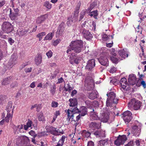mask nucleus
Masks as SVG:
<instances>
[{"instance_id": "obj_1", "label": "nucleus", "mask_w": 146, "mask_h": 146, "mask_svg": "<svg viewBox=\"0 0 146 146\" xmlns=\"http://www.w3.org/2000/svg\"><path fill=\"white\" fill-rule=\"evenodd\" d=\"M83 46V41L82 40H74L71 41L69 46H68L66 53L71 54L72 56H74L73 52L76 53H79L82 50ZM81 58L77 57L75 58L70 57V62L72 64H78L81 60Z\"/></svg>"}, {"instance_id": "obj_2", "label": "nucleus", "mask_w": 146, "mask_h": 146, "mask_svg": "<svg viewBox=\"0 0 146 146\" xmlns=\"http://www.w3.org/2000/svg\"><path fill=\"white\" fill-rule=\"evenodd\" d=\"M107 95L108 97L106 102L107 106H110L113 103L116 104L117 103L118 100L115 97V94L114 92H110L108 93Z\"/></svg>"}, {"instance_id": "obj_3", "label": "nucleus", "mask_w": 146, "mask_h": 146, "mask_svg": "<svg viewBox=\"0 0 146 146\" xmlns=\"http://www.w3.org/2000/svg\"><path fill=\"white\" fill-rule=\"evenodd\" d=\"M7 111V114L5 117V121L7 122H8L9 120L12 118L13 114V108H12V103L11 102H9L6 108Z\"/></svg>"}, {"instance_id": "obj_4", "label": "nucleus", "mask_w": 146, "mask_h": 146, "mask_svg": "<svg viewBox=\"0 0 146 146\" xmlns=\"http://www.w3.org/2000/svg\"><path fill=\"white\" fill-rule=\"evenodd\" d=\"M86 23V21L84 22V23L81 25V27H79L80 32H81L84 37L86 39L88 40H90L93 37L92 35L88 31L86 30L84 27Z\"/></svg>"}, {"instance_id": "obj_5", "label": "nucleus", "mask_w": 146, "mask_h": 146, "mask_svg": "<svg viewBox=\"0 0 146 146\" xmlns=\"http://www.w3.org/2000/svg\"><path fill=\"white\" fill-rule=\"evenodd\" d=\"M141 127L140 125L137 126L135 125L132 127V129L131 130H128L127 134L129 135L131 134L133 136L138 137L140 134L141 131Z\"/></svg>"}, {"instance_id": "obj_6", "label": "nucleus", "mask_w": 146, "mask_h": 146, "mask_svg": "<svg viewBox=\"0 0 146 146\" xmlns=\"http://www.w3.org/2000/svg\"><path fill=\"white\" fill-rule=\"evenodd\" d=\"M141 103L139 100L136 101L135 99H132L128 103V107H131L133 106L135 110L139 109L141 106Z\"/></svg>"}, {"instance_id": "obj_7", "label": "nucleus", "mask_w": 146, "mask_h": 146, "mask_svg": "<svg viewBox=\"0 0 146 146\" xmlns=\"http://www.w3.org/2000/svg\"><path fill=\"white\" fill-rule=\"evenodd\" d=\"M2 28L3 31L7 33H10L13 30V26L8 22H4L2 25Z\"/></svg>"}, {"instance_id": "obj_8", "label": "nucleus", "mask_w": 146, "mask_h": 146, "mask_svg": "<svg viewBox=\"0 0 146 146\" xmlns=\"http://www.w3.org/2000/svg\"><path fill=\"white\" fill-rule=\"evenodd\" d=\"M132 115L131 113L129 111H126L123 113V119L126 123H129L131 120L132 118Z\"/></svg>"}, {"instance_id": "obj_9", "label": "nucleus", "mask_w": 146, "mask_h": 146, "mask_svg": "<svg viewBox=\"0 0 146 146\" xmlns=\"http://www.w3.org/2000/svg\"><path fill=\"white\" fill-rule=\"evenodd\" d=\"M47 133H50L51 134L55 136L60 135V134H63L64 133V131L62 130H60L56 129L53 127H50L49 129H47Z\"/></svg>"}, {"instance_id": "obj_10", "label": "nucleus", "mask_w": 146, "mask_h": 146, "mask_svg": "<svg viewBox=\"0 0 146 146\" xmlns=\"http://www.w3.org/2000/svg\"><path fill=\"white\" fill-rule=\"evenodd\" d=\"M127 138L125 135L119 136L117 140L115 141V144L117 146L123 144L127 140Z\"/></svg>"}, {"instance_id": "obj_11", "label": "nucleus", "mask_w": 146, "mask_h": 146, "mask_svg": "<svg viewBox=\"0 0 146 146\" xmlns=\"http://www.w3.org/2000/svg\"><path fill=\"white\" fill-rule=\"evenodd\" d=\"M85 86L87 84L88 90H90L94 87V80L91 78H86L85 80Z\"/></svg>"}, {"instance_id": "obj_12", "label": "nucleus", "mask_w": 146, "mask_h": 146, "mask_svg": "<svg viewBox=\"0 0 146 146\" xmlns=\"http://www.w3.org/2000/svg\"><path fill=\"white\" fill-rule=\"evenodd\" d=\"M101 125L100 122L96 123L92 122L89 124V126L90 129L94 130L96 129H99L101 127Z\"/></svg>"}, {"instance_id": "obj_13", "label": "nucleus", "mask_w": 146, "mask_h": 146, "mask_svg": "<svg viewBox=\"0 0 146 146\" xmlns=\"http://www.w3.org/2000/svg\"><path fill=\"white\" fill-rule=\"evenodd\" d=\"M128 82L130 85L132 86L137 83V78L135 75L133 74L129 75L128 78Z\"/></svg>"}, {"instance_id": "obj_14", "label": "nucleus", "mask_w": 146, "mask_h": 146, "mask_svg": "<svg viewBox=\"0 0 146 146\" xmlns=\"http://www.w3.org/2000/svg\"><path fill=\"white\" fill-rule=\"evenodd\" d=\"M18 10H10V17L12 20H15L19 15Z\"/></svg>"}, {"instance_id": "obj_15", "label": "nucleus", "mask_w": 146, "mask_h": 146, "mask_svg": "<svg viewBox=\"0 0 146 146\" xmlns=\"http://www.w3.org/2000/svg\"><path fill=\"white\" fill-rule=\"evenodd\" d=\"M95 61L94 59H92L88 61L86 66V69L88 70H92L95 66Z\"/></svg>"}, {"instance_id": "obj_16", "label": "nucleus", "mask_w": 146, "mask_h": 146, "mask_svg": "<svg viewBox=\"0 0 146 146\" xmlns=\"http://www.w3.org/2000/svg\"><path fill=\"white\" fill-rule=\"evenodd\" d=\"M118 53L122 58H125L128 56L129 52L127 49H120L118 51Z\"/></svg>"}, {"instance_id": "obj_17", "label": "nucleus", "mask_w": 146, "mask_h": 146, "mask_svg": "<svg viewBox=\"0 0 146 146\" xmlns=\"http://www.w3.org/2000/svg\"><path fill=\"white\" fill-rule=\"evenodd\" d=\"M85 103L88 107L92 108L93 107H97L98 106L99 104L97 101H94L93 102H90L89 100H86ZM92 109V108H91Z\"/></svg>"}, {"instance_id": "obj_18", "label": "nucleus", "mask_w": 146, "mask_h": 146, "mask_svg": "<svg viewBox=\"0 0 146 146\" xmlns=\"http://www.w3.org/2000/svg\"><path fill=\"white\" fill-rule=\"evenodd\" d=\"M101 65L107 66L108 65V60L105 57H101L98 59Z\"/></svg>"}, {"instance_id": "obj_19", "label": "nucleus", "mask_w": 146, "mask_h": 146, "mask_svg": "<svg viewBox=\"0 0 146 146\" xmlns=\"http://www.w3.org/2000/svg\"><path fill=\"white\" fill-rule=\"evenodd\" d=\"M65 111L68 117L67 119L69 121H73V120L74 114L71 110L69 109L65 110Z\"/></svg>"}, {"instance_id": "obj_20", "label": "nucleus", "mask_w": 146, "mask_h": 146, "mask_svg": "<svg viewBox=\"0 0 146 146\" xmlns=\"http://www.w3.org/2000/svg\"><path fill=\"white\" fill-rule=\"evenodd\" d=\"M94 110L93 108L92 109V111L90 112V119L92 120H98L99 118L98 117L97 113L94 112Z\"/></svg>"}, {"instance_id": "obj_21", "label": "nucleus", "mask_w": 146, "mask_h": 146, "mask_svg": "<svg viewBox=\"0 0 146 146\" xmlns=\"http://www.w3.org/2000/svg\"><path fill=\"white\" fill-rule=\"evenodd\" d=\"M64 26L63 23H62L59 25L56 32L57 35H61L62 34L64 29Z\"/></svg>"}, {"instance_id": "obj_22", "label": "nucleus", "mask_w": 146, "mask_h": 146, "mask_svg": "<svg viewBox=\"0 0 146 146\" xmlns=\"http://www.w3.org/2000/svg\"><path fill=\"white\" fill-rule=\"evenodd\" d=\"M87 108L84 106H82L80 109L79 112L82 116H84L87 114Z\"/></svg>"}, {"instance_id": "obj_23", "label": "nucleus", "mask_w": 146, "mask_h": 146, "mask_svg": "<svg viewBox=\"0 0 146 146\" xmlns=\"http://www.w3.org/2000/svg\"><path fill=\"white\" fill-rule=\"evenodd\" d=\"M109 119V114L108 113H104L102 115L101 119V121L104 123L108 122Z\"/></svg>"}, {"instance_id": "obj_24", "label": "nucleus", "mask_w": 146, "mask_h": 146, "mask_svg": "<svg viewBox=\"0 0 146 146\" xmlns=\"http://www.w3.org/2000/svg\"><path fill=\"white\" fill-rule=\"evenodd\" d=\"M69 101L70 102L69 105L70 107H75L77 106L78 103L76 99L70 98Z\"/></svg>"}, {"instance_id": "obj_25", "label": "nucleus", "mask_w": 146, "mask_h": 146, "mask_svg": "<svg viewBox=\"0 0 146 146\" xmlns=\"http://www.w3.org/2000/svg\"><path fill=\"white\" fill-rule=\"evenodd\" d=\"M97 92L95 90L93 91L92 92L89 93L88 98L91 100H94L97 97Z\"/></svg>"}, {"instance_id": "obj_26", "label": "nucleus", "mask_w": 146, "mask_h": 146, "mask_svg": "<svg viewBox=\"0 0 146 146\" xmlns=\"http://www.w3.org/2000/svg\"><path fill=\"white\" fill-rule=\"evenodd\" d=\"M47 17V15H45L43 16L38 17L36 20V23L37 24H39L41 23L42 22L44 21Z\"/></svg>"}, {"instance_id": "obj_27", "label": "nucleus", "mask_w": 146, "mask_h": 146, "mask_svg": "<svg viewBox=\"0 0 146 146\" xmlns=\"http://www.w3.org/2000/svg\"><path fill=\"white\" fill-rule=\"evenodd\" d=\"M99 1L98 0H95L92 3L90 6L89 9H92L93 8H97L98 5V4H99Z\"/></svg>"}, {"instance_id": "obj_28", "label": "nucleus", "mask_w": 146, "mask_h": 146, "mask_svg": "<svg viewBox=\"0 0 146 146\" xmlns=\"http://www.w3.org/2000/svg\"><path fill=\"white\" fill-rule=\"evenodd\" d=\"M54 36V33L53 32H51L49 33L44 37V40H51Z\"/></svg>"}, {"instance_id": "obj_29", "label": "nucleus", "mask_w": 146, "mask_h": 146, "mask_svg": "<svg viewBox=\"0 0 146 146\" xmlns=\"http://www.w3.org/2000/svg\"><path fill=\"white\" fill-rule=\"evenodd\" d=\"M78 13L79 12L77 10L74 12L73 16H72V17H70L71 19H72V21H73V22H75L77 20Z\"/></svg>"}, {"instance_id": "obj_30", "label": "nucleus", "mask_w": 146, "mask_h": 146, "mask_svg": "<svg viewBox=\"0 0 146 146\" xmlns=\"http://www.w3.org/2000/svg\"><path fill=\"white\" fill-rule=\"evenodd\" d=\"M27 33V31L23 29H19L17 30V33L20 36H23L25 35Z\"/></svg>"}, {"instance_id": "obj_31", "label": "nucleus", "mask_w": 146, "mask_h": 146, "mask_svg": "<svg viewBox=\"0 0 146 146\" xmlns=\"http://www.w3.org/2000/svg\"><path fill=\"white\" fill-rule=\"evenodd\" d=\"M129 88V85L128 84L127 82V83H124L123 84V86H122L121 85L120 86V89L121 91L123 92H125V91H127Z\"/></svg>"}, {"instance_id": "obj_32", "label": "nucleus", "mask_w": 146, "mask_h": 146, "mask_svg": "<svg viewBox=\"0 0 146 146\" xmlns=\"http://www.w3.org/2000/svg\"><path fill=\"white\" fill-rule=\"evenodd\" d=\"M108 139L100 140L98 143V146H103L105 145H107L108 144Z\"/></svg>"}, {"instance_id": "obj_33", "label": "nucleus", "mask_w": 146, "mask_h": 146, "mask_svg": "<svg viewBox=\"0 0 146 146\" xmlns=\"http://www.w3.org/2000/svg\"><path fill=\"white\" fill-rule=\"evenodd\" d=\"M35 62L36 64L38 65L40 64L42 62V57L39 55L36 57L35 59Z\"/></svg>"}, {"instance_id": "obj_34", "label": "nucleus", "mask_w": 146, "mask_h": 146, "mask_svg": "<svg viewBox=\"0 0 146 146\" xmlns=\"http://www.w3.org/2000/svg\"><path fill=\"white\" fill-rule=\"evenodd\" d=\"M82 136L84 137L88 138L90 136V133L86 130H83L82 133Z\"/></svg>"}, {"instance_id": "obj_35", "label": "nucleus", "mask_w": 146, "mask_h": 146, "mask_svg": "<svg viewBox=\"0 0 146 146\" xmlns=\"http://www.w3.org/2000/svg\"><path fill=\"white\" fill-rule=\"evenodd\" d=\"M144 11V10H141L140 11L139 13V17L141 20H143L144 18L146 17V15H145V13H143Z\"/></svg>"}, {"instance_id": "obj_36", "label": "nucleus", "mask_w": 146, "mask_h": 146, "mask_svg": "<svg viewBox=\"0 0 146 146\" xmlns=\"http://www.w3.org/2000/svg\"><path fill=\"white\" fill-rule=\"evenodd\" d=\"M97 12L98 11L97 10H95L90 12L89 14V15L91 17L93 16L94 18L96 19L98 15Z\"/></svg>"}, {"instance_id": "obj_37", "label": "nucleus", "mask_w": 146, "mask_h": 146, "mask_svg": "<svg viewBox=\"0 0 146 146\" xmlns=\"http://www.w3.org/2000/svg\"><path fill=\"white\" fill-rule=\"evenodd\" d=\"M37 118L39 121H43L44 120V117L42 112L39 113L37 115Z\"/></svg>"}, {"instance_id": "obj_38", "label": "nucleus", "mask_w": 146, "mask_h": 146, "mask_svg": "<svg viewBox=\"0 0 146 146\" xmlns=\"http://www.w3.org/2000/svg\"><path fill=\"white\" fill-rule=\"evenodd\" d=\"M10 77L5 78L4 79L2 83V84L5 85L9 84L10 82Z\"/></svg>"}, {"instance_id": "obj_39", "label": "nucleus", "mask_w": 146, "mask_h": 146, "mask_svg": "<svg viewBox=\"0 0 146 146\" xmlns=\"http://www.w3.org/2000/svg\"><path fill=\"white\" fill-rule=\"evenodd\" d=\"M64 88L66 91H67L69 92H70L73 89V88L70 86L69 84H67L66 87L65 86Z\"/></svg>"}, {"instance_id": "obj_40", "label": "nucleus", "mask_w": 146, "mask_h": 146, "mask_svg": "<svg viewBox=\"0 0 146 146\" xmlns=\"http://www.w3.org/2000/svg\"><path fill=\"white\" fill-rule=\"evenodd\" d=\"M55 92L56 86L55 85H54L50 87V92L52 95H54L55 94Z\"/></svg>"}, {"instance_id": "obj_41", "label": "nucleus", "mask_w": 146, "mask_h": 146, "mask_svg": "<svg viewBox=\"0 0 146 146\" xmlns=\"http://www.w3.org/2000/svg\"><path fill=\"white\" fill-rule=\"evenodd\" d=\"M32 123L33 122L32 121L29 120L26 125H27V126L29 127H31L32 125L34 127V129H36V126H35L34 125L32 124Z\"/></svg>"}, {"instance_id": "obj_42", "label": "nucleus", "mask_w": 146, "mask_h": 146, "mask_svg": "<svg viewBox=\"0 0 146 146\" xmlns=\"http://www.w3.org/2000/svg\"><path fill=\"white\" fill-rule=\"evenodd\" d=\"M58 103L54 101H52L51 103V106L52 108H56L58 106Z\"/></svg>"}, {"instance_id": "obj_43", "label": "nucleus", "mask_w": 146, "mask_h": 146, "mask_svg": "<svg viewBox=\"0 0 146 146\" xmlns=\"http://www.w3.org/2000/svg\"><path fill=\"white\" fill-rule=\"evenodd\" d=\"M70 110H71L73 114L77 113H79V110L76 107L73 109L71 108Z\"/></svg>"}, {"instance_id": "obj_44", "label": "nucleus", "mask_w": 146, "mask_h": 146, "mask_svg": "<svg viewBox=\"0 0 146 146\" xmlns=\"http://www.w3.org/2000/svg\"><path fill=\"white\" fill-rule=\"evenodd\" d=\"M120 82L121 85L123 86L124 83L126 82L127 83V81L126 79L125 78H123L121 79Z\"/></svg>"}, {"instance_id": "obj_45", "label": "nucleus", "mask_w": 146, "mask_h": 146, "mask_svg": "<svg viewBox=\"0 0 146 146\" xmlns=\"http://www.w3.org/2000/svg\"><path fill=\"white\" fill-rule=\"evenodd\" d=\"M117 80L114 78L113 79L110 81V84H113L115 85L117 84Z\"/></svg>"}, {"instance_id": "obj_46", "label": "nucleus", "mask_w": 146, "mask_h": 146, "mask_svg": "<svg viewBox=\"0 0 146 146\" xmlns=\"http://www.w3.org/2000/svg\"><path fill=\"white\" fill-rule=\"evenodd\" d=\"M61 40L60 39L58 38L56 40H54L53 41L52 44L54 46H56L60 42Z\"/></svg>"}, {"instance_id": "obj_47", "label": "nucleus", "mask_w": 146, "mask_h": 146, "mask_svg": "<svg viewBox=\"0 0 146 146\" xmlns=\"http://www.w3.org/2000/svg\"><path fill=\"white\" fill-rule=\"evenodd\" d=\"M44 6L48 9H50L51 8V5L49 2H46L44 4Z\"/></svg>"}, {"instance_id": "obj_48", "label": "nucleus", "mask_w": 146, "mask_h": 146, "mask_svg": "<svg viewBox=\"0 0 146 146\" xmlns=\"http://www.w3.org/2000/svg\"><path fill=\"white\" fill-rule=\"evenodd\" d=\"M111 60L113 63H116L118 62V59L113 56H111Z\"/></svg>"}, {"instance_id": "obj_49", "label": "nucleus", "mask_w": 146, "mask_h": 146, "mask_svg": "<svg viewBox=\"0 0 146 146\" xmlns=\"http://www.w3.org/2000/svg\"><path fill=\"white\" fill-rule=\"evenodd\" d=\"M68 21L67 22V25L69 26H70L72 24V23L74 22L73 21H72V19L70 17H68Z\"/></svg>"}, {"instance_id": "obj_50", "label": "nucleus", "mask_w": 146, "mask_h": 146, "mask_svg": "<svg viewBox=\"0 0 146 146\" xmlns=\"http://www.w3.org/2000/svg\"><path fill=\"white\" fill-rule=\"evenodd\" d=\"M46 34L45 32H41L36 35L37 37H40L42 38L43 36H45Z\"/></svg>"}, {"instance_id": "obj_51", "label": "nucleus", "mask_w": 146, "mask_h": 146, "mask_svg": "<svg viewBox=\"0 0 146 146\" xmlns=\"http://www.w3.org/2000/svg\"><path fill=\"white\" fill-rule=\"evenodd\" d=\"M101 137H105V132L104 131H101L99 136Z\"/></svg>"}, {"instance_id": "obj_52", "label": "nucleus", "mask_w": 146, "mask_h": 146, "mask_svg": "<svg viewBox=\"0 0 146 146\" xmlns=\"http://www.w3.org/2000/svg\"><path fill=\"white\" fill-rule=\"evenodd\" d=\"M141 30V28L139 25H138L136 29V31L138 33H140V34L142 33Z\"/></svg>"}, {"instance_id": "obj_53", "label": "nucleus", "mask_w": 146, "mask_h": 146, "mask_svg": "<svg viewBox=\"0 0 146 146\" xmlns=\"http://www.w3.org/2000/svg\"><path fill=\"white\" fill-rule=\"evenodd\" d=\"M125 146H134L133 141H130Z\"/></svg>"}, {"instance_id": "obj_54", "label": "nucleus", "mask_w": 146, "mask_h": 146, "mask_svg": "<svg viewBox=\"0 0 146 146\" xmlns=\"http://www.w3.org/2000/svg\"><path fill=\"white\" fill-rule=\"evenodd\" d=\"M23 125H19L17 126V131H19L21 132H22V131H21V129H23Z\"/></svg>"}, {"instance_id": "obj_55", "label": "nucleus", "mask_w": 146, "mask_h": 146, "mask_svg": "<svg viewBox=\"0 0 146 146\" xmlns=\"http://www.w3.org/2000/svg\"><path fill=\"white\" fill-rule=\"evenodd\" d=\"M46 55L48 58H49L52 56V53L51 50H50L46 53Z\"/></svg>"}, {"instance_id": "obj_56", "label": "nucleus", "mask_w": 146, "mask_h": 146, "mask_svg": "<svg viewBox=\"0 0 146 146\" xmlns=\"http://www.w3.org/2000/svg\"><path fill=\"white\" fill-rule=\"evenodd\" d=\"M13 60V59L11 58L9 61V62L8 63V65H9L10 66V68H11L13 66V63L12 62V60Z\"/></svg>"}, {"instance_id": "obj_57", "label": "nucleus", "mask_w": 146, "mask_h": 146, "mask_svg": "<svg viewBox=\"0 0 146 146\" xmlns=\"http://www.w3.org/2000/svg\"><path fill=\"white\" fill-rule=\"evenodd\" d=\"M65 137V136L64 135L62 136L61 139L59 141V142H60L62 144H64Z\"/></svg>"}, {"instance_id": "obj_58", "label": "nucleus", "mask_w": 146, "mask_h": 146, "mask_svg": "<svg viewBox=\"0 0 146 146\" xmlns=\"http://www.w3.org/2000/svg\"><path fill=\"white\" fill-rule=\"evenodd\" d=\"M29 133L31 136H33L34 137H35L36 136V135L35 134V132L33 130H31L29 132Z\"/></svg>"}, {"instance_id": "obj_59", "label": "nucleus", "mask_w": 146, "mask_h": 146, "mask_svg": "<svg viewBox=\"0 0 146 146\" xmlns=\"http://www.w3.org/2000/svg\"><path fill=\"white\" fill-rule=\"evenodd\" d=\"M36 83V82H33L30 85L29 87L31 88H34L35 86V84Z\"/></svg>"}, {"instance_id": "obj_60", "label": "nucleus", "mask_w": 146, "mask_h": 146, "mask_svg": "<svg viewBox=\"0 0 146 146\" xmlns=\"http://www.w3.org/2000/svg\"><path fill=\"white\" fill-rule=\"evenodd\" d=\"M59 70H56L54 72L53 75L52 76V77L53 78H54L56 77V76L57 74L59 73Z\"/></svg>"}, {"instance_id": "obj_61", "label": "nucleus", "mask_w": 146, "mask_h": 146, "mask_svg": "<svg viewBox=\"0 0 146 146\" xmlns=\"http://www.w3.org/2000/svg\"><path fill=\"white\" fill-rule=\"evenodd\" d=\"M116 70V68L114 67H112L110 70V72L111 73H113L115 72Z\"/></svg>"}, {"instance_id": "obj_62", "label": "nucleus", "mask_w": 146, "mask_h": 146, "mask_svg": "<svg viewBox=\"0 0 146 146\" xmlns=\"http://www.w3.org/2000/svg\"><path fill=\"white\" fill-rule=\"evenodd\" d=\"M64 80L62 77H61L58 80V81L56 83L57 84H60L64 82Z\"/></svg>"}, {"instance_id": "obj_63", "label": "nucleus", "mask_w": 146, "mask_h": 146, "mask_svg": "<svg viewBox=\"0 0 146 146\" xmlns=\"http://www.w3.org/2000/svg\"><path fill=\"white\" fill-rule=\"evenodd\" d=\"M9 42L10 45H12L13 44L14 42V40L12 39L11 38H9L8 40Z\"/></svg>"}, {"instance_id": "obj_64", "label": "nucleus", "mask_w": 146, "mask_h": 146, "mask_svg": "<svg viewBox=\"0 0 146 146\" xmlns=\"http://www.w3.org/2000/svg\"><path fill=\"white\" fill-rule=\"evenodd\" d=\"M87 146H94V142L92 141H89L88 142Z\"/></svg>"}]
</instances>
